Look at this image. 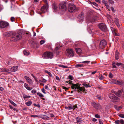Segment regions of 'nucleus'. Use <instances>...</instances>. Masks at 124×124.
Masks as SVG:
<instances>
[{
    "instance_id": "obj_1",
    "label": "nucleus",
    "mask_w": 124,
    "mask_h": 124,
    "mask_svg": "<svg viewBox=\"0 0 124 124\" xmlns=\"http://www.w3.org/2000/svg\"><path fill=\"white\" fill-rule=\"evenodd\" d=\"M69 84H72L71 86V88L73 89H75V90L77 91L79 93L81 91H82L83 93H85V89L83 87H80V85L78 84H72V81L70 80L69 81Z\"/></svg>"
},
{
    "instance_id": "obj_2",
    "label": "nucleus",
    "mask_w": 124,
    "mask_h": 124,
    "mask_svg": "<svg viewBox=\"0 0 124 124\" xmlns=\"http://www.w3.org/2000/svg\"><path fill=\"white\" fill-rule=\"evenodd\" d=\"M21 35L18 33H13L12 34V37L11 39V41H15L19 40L21 38Z\"/></svg>"
},
{
    "instance_id": "obj_3",
    "label": "nucleus",
    "mask_w": 124,
    "mask_h": 124,
    "mask_svg": "<svg viewBox=\"0 0 124 124\" xmlns=\"http://www.w3.org/2000/svg\"><path fill=\"white\" fill-rule=\"evenodd\" d=\"M46 3L45 5H44L41 8L40 10H38V13L39 14H41V13L40 12V10L41 11L42 13H44L46 11L48 7V6L47 3V1L46 0H43Z\"/></svg>"
},
{
    "instance_id": "obj_4",
    "label": "nucleus",
    "mask_w": 124,
    "mask_h": 124,
    "mask_svg": "<svg viewBox=\"0 0 124 124\" xmlns=\"http://www.w3.org/2000/svg\"><path fill=\"white\" fill-rule=\"evenodd\" d=\"M53 54L52 53L49 52L44 53L42 55L43 58L45 59H51L53 57Z\"/></svg>"
},
{
    "instance_id": "obj_5",
    "label": "nucleus",
    "mask_w": 124,
    "mask_h": 124,
    "mask_svg": "<svg viewBox=\"0 0 124 124\" xmlns=\"http://www.w3.org/2000/svg\"><path fill=\"white\" fill-rule=\"evenodd\" d=\"M66 5V2H62L59 5V9L64 12L67 9Z\"/></svg>"
},
{
    "instance_id": "obj_6",
    "label": "nucleus",
    "mask_w": 124,
    "mask_h": 124,
    "mask_svg": "<svg viewBox=\"0 0 124 124\" xmlns=\"http://www.w3.org/2000/svg\"><path fill=\"white\" fill-rule=\"evenodd\" d=\"M68 10L70 12H72L76 10V6L73 4H69L68 7Z\"/></svg>"
},
{
    "instance_id": "obj_7",
    "label": "nucleus",
    "mask_w": 124,
    "mask_h": 124,
    "mask_svg": "<svg viewBox=\"0 0 124 124\" xmlns=\"http://www.w3.org/2000/svg\"><path fill=\"white\" fill-rule=\"evenodd\" d=\"M96 18V17L95 16L92 17L91 16H86V19L87 22L92 23L95 21Z\"/></svg>"
},
{
    "instance_id": "obj_8",
    "label": "nucleus",
    "mask_w": 124,
    "mask_h": 124,
    "mask_svg": "<svg viewBox=\"0 0 124 124\" xmlns=\"http://www.w3.org/2000/svg\"><path fill=\"white\" fill-rule=\"evenodd\" d=\"M67 55L69 57H72L74 55V53L72 49H67L66 50Z\"/></svg>"
},
{
    "instance_id": "obj_9",
    "label": "nucleus",
    "mask_w": 124,
    "mask_h": 124,
    "mask_svg": "<svg viewBox=\"0 0 124 124\" xmlns=\"http://www.w3.org/2000/svg\"><path fill=\"white\" fill-rule=\"evenodd\" d=\"M9 26V23L6 22H0V28H3Z\"/></svg>"
},
{
    "instance_id": "obj_10",
    "label": "nucleus",
    "mask_w": 124,
    "mask_h": 124,
    "mask_svg": "<svg viewBox=\"0 0 124 124\" xmlns=\"http://www.w3.org/2000/svg\"><path fill=\"white\" fill-rule=\"evenodd\" d=\"M107 45V43L106 40L104 39L102 40L101 41L100 44V47L101 48H104Z\"/></svg>"
},
{
    "instance_id": "obj_11",
    "label": "nucleus",
    "mask_w": 124,
    "mask_h": 124,
    "mask_svg": "<svg viewBox=\"0 0 124 124\" xmlns=\"http://www.w3.org/2000/svg\"><path fill=\"white\" fill-rule=\"evenodd\" d=\"M99 28L102 31H106L107 30V28L106 25L102 23H101L99 25Z\"/></svg>"
},
{
    "instance_id": "obj_12",
    "label": "nucleus",
    "mask_w": 124,
    "mask_h": 124,
    "mask_svg": "<svg viewBox=\"0 0 124 124\" xmlns=\"http://www.w3.org/2000/svg\"><path fill=\"white\" fill-rule=\"evenodd\" d=\"M113 83L118 85H121L124 86V82L122 81H118L117 80H114L113 81Z\"/></svg>"
},
{
    "instance_id": "obj_13",
    "label": "nucleus",
    "mask_w": 124,
    "mask_h": 124,
    "mask_svg": "<svg viewBox=\"0 0 124 124\" xmlns=\"http://www.w3.org/2000/svg\"><path fill=\"white\" fill-rule=\"evenodd\" d=\"M93 106L97 110H100L101 108V105L97 103H94L93 104Z\"/></svg>"
},
{
    "instance_id": "obj_14",
    "label": "nucleus",
    "mask_w": 124,
    "mask_h": 124,
    "mask_svg": "<svg viewBox=\"0 0 124 124\" xmlns=\"http://www.w3.org/2000/svg\"><path fill=\"white\" fill-rule=\"evenodd\" d=\"M111 29L114 35L115 36H119L120 34L118 33V31L117 30L115 29L113 27L111 28Z\"/></svg>"
},
{
    "instance_id": "obj_15",
    "label": "nucleus",
    "mask_w": 124,
    "mask_h": 124,
    "mask_svg": "<svg viewBox=\"0 0 124 124\" xmlns=\"http://www.w3.org/2000/svg\"><path fill=\"white\" fill-rule=\"evenodd\" d=\"M84 15L83 14L79 15L78 17V21L81 22H82L84 19Z\"/></svg>"
},
{
    "instance_id": "obj_16",
    "label": "nucleus",
    "mask_w": 124,
    "mask_h": 124,
    "mask_svg": "<svg viewBox=\"0 0 124 124\" xmlns=\"http://www.w3.org/2000/svg\"><path fill=\"white\" fill-rule=\"evenodd\" d=\"M109 96L110 99H112L113 100H114L115 99H116L117 100L118 99V98L116 97L112 93L109 94Z\"/></svg>"
},
{
    "instance_id": "obj_17",
    "label": "nucleus",
    "mask_w": 124,
    "mask_h": 124,
    "mask_svg": "<svg viewBox=\"0 0 124 124\" xmlns=\"http://www.w3.org/2000/svg\"><path fill=\"white\" fill-rule=\"evenodd\" d=\"M26 80L28 81V83L30 85L32 84V80L29 77L27 76H25L24 77Z\"/></svg>"
},
{
    "instance_id": "obj_18",
    "label": "nucleus",
    "mask_w": 124,
    "mask_h": 124,
    "mask_svg": "<svg viewBox=\"0 0 124 124\" xmlns=\"http://www.w3.org/2000/svg\"><path fill=\"white\" fill-rule=\"evenodd\" d=\"M18 69V67L16 66H14L12 67L10 69L11 71L15 72L17 71Z\"/></svg>"
},
{
    "instance_id": "obj_19",
    "label": "nucleus",
    "mask_w": 124,
    "mask_h": 124,
    "mask_svg": "<svg viewBox=\"0 0 124 124\" xmlns=\"http://www.w3.org/2000/svg\"><path fill=\"white\" fill-rule=\"evenodd\" d=\"M40 117L44 120H49V118L48 117L45 115H41L40 116Z\"/></svg>"
},
{
    "instance_id": "obj_20",
    "label": "nucleus",
    "mask_w": 124,
    "mask_h": 124,
    "mask_svg": "<svg viewBox=\"0 0 124 124\" xmlns=\"http://www.w3.org/2000/svg\"><path fill=\"white\" fill-rule=\"evenodd\" d=\"M59 46H56V47L55 49L54 52L56 53V55H57L59 54Z\"/></svg>"
},
{
    "instance_id": "obj_21",
    "label": "nucleus",
    "mask_w": 124,
    "mask_h": 124,
    "mask_svg": "<svg viewBox=\"0 0 124 124\" xmlns=\"http://www.w3.org/2000/svg\"><path fill=\"white\" fill-rule=\"evenodd\" d=\"M77 53L78 54H80L82 53V50L80 48H76L75 49Z\"/></svg>"
},
{
    "instance_id": "obj_22",
    "label": "nucleus",
    "mask_w": 124,
    "mask_h": 124,
    "mask_svg": "<svg viewBox=\"0 0 124 124\" xmlns=\"http://www.w3.org/2000/svg\"><path fill=\"white\" fill-rule=\"evenodd\" d=\"M37 95L39 96V97L40 98H42V99L43 100H45V99L44 98H42L44 97V95L41 93L39 92H38L37 93Z\"/></svg>"
},
{
    "instance_id": "obj_23",
    "label": "nucleus",
    "mask_w": 124,
    "mask_h": 124,
    "mask_svg": "<svg viewBox=\"0 0 124 124\" xmlns=\"http://www.w3.org/2000/svg\"><path fill=\"white\" fill-rule=\"evenodd\" d=\"M118 22V19L117 18H116L115 19V24L118 27H119V25Z\"/></svg>"
},
{
    "instance_id": "obj_24",
    "label": "nucleus",
    "mask_w": 124,
    "mask_h": 124,
    "mask_svg": "<svg viewBox=\"0 0 124 124\" xmlns=\"http://www.w3.org/2000/svg\"><path fill=\"white\" fill-rule=\"evenodd\" d=\"M114 107L116 109L117 111H119L122 108V107L120 106L115 105Z\"/></svg>"
},
{
    "instance_id": "obj_25",
    "label": "nucleus",
    "mask_w": 124,
    "mask_h": 124,
    "mask_svg": "<svg viewBox=\"0 0 124 124\" xmlns=\"http://www.w3.org/2000/svg\"><path fill=\"white\" fill-rule=\"evenodd\" d=\"M115 58L116 60H117L119 58V54L117 51H116L115 53Z\"/></svg>"
},
{
    "instance_id": "obj_26",
    "label": "nucleus",
    "mask_w": 124,
    "mask_h": 124,
    "mask_svg": "<svg viewBox=\"0 0 124 124\" xmlns=\"http://www.w3.org/2000/svg\"><path fill=\"white\" fill-rule=\"evenodd\" d=\"M32 103V102L31 101H29L25 103V104L27 106H29L31 105Z\"/></svg>"
},
{
    "instance_id": "obj_27",
    "label": "nucleus",
    "mask_w": 124,
    "mask_h": 124,
    "mask_svg": "<svg viewBox=\"0 0 124 124\" xmlns=\"http://www.w3.org/2000/svg\"><path fill=\"white\" fill-rule=\"evenodd\" d=\"M12 34L11 32H7L4 33V35L7 36V37H9L12 35Z\"/></svg>"
},
{
    "instance_id": "obj_28",
    "label": "nucleus",
    "mask_w": 124,
    "mask_h": 124,
    "mask_svg": "<svg viewBox=\"0 0 124 124\" xmlns=\"http://www.w3.org/2000/svg\"><path fill=\"white\" fill-rule=\"evenodd\" d=\"M76 119L77 122L79 123H80L82 121L81 119L80 118L77 117H76Z\"/></svg>"
},
{
    "instance_id": "obj_29",
    "label": "nucleus",
    "mask_w": 124,
    "mask_h": 124,
    "mask_svg": "<svg viewBox=\"0 0 124 124\" xmlns=\"http://www.w3.org/2000/svg\"><path fill=\"white\" fill-rule=\"evenodd\" d=\"M24 54L25 55H28L30 53L28 51L26 50H24L23 51Z\"/></svg>"
},
{
    "instance_id": "obj_30",
    "label": "nucleus",
    "mask_w": 124,
    "mask_h": 124,
    "mask_svg": "<svg viewBox=\"0 0 124 124\" xmlns=\"http://www.w3.org/2000/svg\"><path fill=\"white\" fill-rule=\"evenodd\" d=\"M121 91L119 90L118 91V92H116L115 94H116L117 96L120 97L121 96Z\"/></svg>"
},
{
    "instance_id": "obj_31",
    "label": "nucleus",
    "mask_w": 124,
    "mask_h": 124,
    "mask_svg": "<svg viewBox=\"0 0 124 124\" xmlns=\"http://www.w3.org/2000/svg\"><path fill=\"white\" fill-rule=\"evenodd\" d=\"M2 72H9V70L7 69L4 68L2 70Z\"/></svg>"
},
{
    "instance_id": "obj_32",
    "label": "nucleus",
    "mask_w": 124,
    "mask_h": 124,
    "mask_svg": "<svg viewBox=\"0 0 124 124\" xmlns=\"http://www.w3.org/2000/svg\"><path fill=\"white\" fill-rule=\"evenodd\" d=\"M83 85L85 87L88 88V87H91V86L89 85V84L88 85L85 83H84L83 84Z\"/></svg>"
},
{
    "instance_id": "obj_33",
    "label": "nucleus",
    "mask_w": 124,
    "mask_h": 124,
    "mask_svg": "<svg viewBox=\"0 0 124 124\" xmlns=\"http://www.w3.org/2000/svg\"><path fill=\"white\" fill-rule=\"evenodd\" d=\"M73 110H76L77 111V109L78 108V107L77 106V105L75 104L74 105H73Z\"/></svg>"
},
{
    "instance_id": "obj_34",
    "label": "nucleus",
    "mask_w": 124,
    "mask_h": 124,
    "mask_svg": "<svg viewBox=\"0 0 124 124\" xmlns=\"http://www.w3.org/2000/svg\"><path fill=\"white\" fill-rule=\"evenodd\" d=\"M53 8L54 9H56L57 8V6L56 4H53Z\"/></svg>"
},
{
    "instance_id": "obj_35",
    "label": "nucleus",
    "mask_w": 124,
    "mask_h": 124,
    "mask_svg": "<svg viewBox=\"0 0 124 124\" xmlns=\"http://www.w3.org/2000/svg\"><path fill=\"white\" fill-rule=\"evenodd\" d=\"M115 63L114 62H112V68H117V67L115 65Z\"/></svg>"
},
{
    "instance_id": "obj_36",
    "label": "nucleus",
    "mask_w": 124,
    "mask_h": 124,
    "mask_svg": "<svg viewBox=\"0 0 124 124\" xmlns=\"http://www.w3.org/2000/svg\"><path fill=\"white\" fill-rule=\"evenodd\" d=\"M50 86L49 84H48L47 85H46L45 86V88L48 90H49L50 89L49 88L48 86Z\"/></svg>"
},
{
    "instance_id": "obj_37",
    "label": "nucleus",
    "mask_w": 124,
    "mask_h": 124,
    "mask_svg": "<svg viewBox=\"0 0 124 124\" xmlns=\"http://www.w3.org/2000/svg\"><path fill=\"white\" fill-rule=\"evenodd\" d=\"M83 64H76L75 65V67L76 68H78L79 67H83Z\"/></svg>"
},
{
    "instance_id": "obj_38",
    "label": "nucleus",
    "mask_w": 124,
    "mask_h": 124,
    "mask_svg": "<svg viewBox=\"0 0 124 124\" xmlns=\"http://www.w3.org/2000/svg\"><path fill=\"white\" fill-rule=\"evenodd\" d=\"M31 96H29L27 95H24L23 96V98L24 100H25L26 99L30 98Z\"/></svg>"
},
{
    "instance_id": "obj_39",
    "label": "nucleus",
    "mask_w": 124,
    "mask_h": 124,
    "mask_svg": "<svg viewBox=\"0 0 124 124\" xmlns=\"http://www.w3.org/2000/svg\"><path fill=\"white\" fill-rule=\"evenodd\" d=\"M108 2L109 4H110L111 5H113L114 4V2L111 0H109Z\"/></svg>"
},
{
    "instance_id": "obj_40",
    "label": "nucleus",
    "mask_w": 124,
    "mask_h": 124,
    "mask_svg": "<svg viewBox=\"0 0 124 124\" xmlns=\"http://www.w3.org/2000/svg\"><path fill=\"white\" fill-rule=\"evenodd\" d=\"M105 4L106 6V7L108 9V10L109 11L110 10L109 9V5H108V3H107L105 2L104 3Z\"/></svg>"
},
{
    "instance_id": "obj_41",
    "label": "nucleus",
    "mask_w": 124,
    "mask_h": 124,
    "mask_svg": "<svg viewBox=\"0 0 124 124\" xmlns=\"http://www.w3.org/2000/svg\"><path fill=\"white\" fill-rule=\"evenodd\" d=\"M69 110L72 109H73V105H70L68 106Z\"/></svg>"
},
{
    "instance_id": "obj_42",
    "label": "nucleus",
    "mask_w": 124,
    "mask_h": 124,
    "mask_svg": "<svg viewBox=\"0 0 124 124\" xmlns=\"http://www.w3.org/2000/svg\"><path fill=\"white\" fill-rule=\"evenodd\" d=\"M10 102L13 105H14V106H15V107H16L17 106V104H16L13 101H10Z\"/></svg>"
},
{
    "instance_id": "obj_43",
    "label": "nucleus",
    "mask_w": 124,
    "mask_h": 124,
    "mask_svg": "<svg viewBox=\"0 0 124 124\" xmlns=\"http://www.w3.org/2000/svg\"><path fill=\"white\" fill-rule=\"evenodd\" d=\"M108 76L110 78H112L113 77V75L112 73H110L109 74Z\"/></svg>"
},
{
    "instance_id": "obj_44",
    "label": "nucleus",
    "mask_w": 124,
    "mask_h": 124,
    "mask_svg": "<svg viewBox=\"0 0 124 124\" xmlns=\"http://www.w3.org/2000/svg\"><path fill=\"white\" fill-rule=\"evenodd\" d=\"M90 62V61H86L82 62V63L86 64L89 63Z\"/></svg>"
},
{
    "instance_id": "obj_45",
    "label": "nucleus",
    "mask_w": 124,
    "mask_h": 124,
    "mask_svg": "<svg viewBox=\"0 0 124 124\" xmlns=\"http://www.w3.org/2000/svg\"><path fill=\"white\" fill-rule=\"evenodd\" d=\"M99 79L100 80H102L104 78V77L102 75L100 76L99 77Z\"/></svg>"
},
{
    "instance_id": "obj_46",
    "label": "nucleus",
    "mask_w": 124,
    "mask_h": 124,
    "mask_svg": "<svg viewBox=\"0 0 124 124\" xmlns=\"http://www.w3.org/2000/svg\"><path fill=\"white\" fill-rule=\"evenodd\" d=\"M115 64L117 66H119L120 65H121L122 66L123 65V64L120 63H118V62H116L115 63Z\"/></svg>"
},
{
    "instance_id": "obj_47",
    "label": "nucleus",
    "mask_w": 124,
    "mask_h": 124,
    "mask_svg": "<svg viewBox=\"0 0 124 124\" xmlns=\"http://www.w3.org/2000/svg\"><path fill=\"white\" fill-rule=\"evenodd\" d=\"M41 91L42 92L46 94V93L45 92V90L44 88H43L41 89Z\"/></svg>"
},
{
    "instance_id": "obj_48",
    "label": "nucleus",
    "mask_w": 124,
    "mask_h": 124,
    "mask_svg": "<svg viewBox=\"0 0 124 124\" xmlns=\"http://www.w3.org/2000/svg\"><path fill=\"white\" fill-rule=\"evenodd\" d=\"M31 117H33L34 118L36 117H39L38 116L36 115H31Z\"/></svg>"
},
{
    "instance_id": "obj_49",
    "label": "nucleus",
    "mask_w": 124,
    "mask_h": 124,
    "mask_svg": "<svg viewBox=\"0 0 124 124\" xmlns=\"http://www.w3.org/2000/svg\"><path fill=\"white\" fill-rule=\"evenodd\" d=\"M15 19V18L14 17H12L11 18L10 20L11 22H13L14 21Z\"/></svg>"
},
{
    "instance_id": "obj_50",
    "label": "nucleus",
    "mask_w": 124,
    "mask_h": 124,
    "mask_svg": "<svg viewBox=\"0 0 124 124\" xmlns=\"http://www.w3.org/2000/svg\"><path fill=\"white\" fill-rule=\"evenodd\" d=\"M95 117L97 118H99L100 117V116L98 114H96L95 115Z\"/></svg>"
},
{
    "instance_id": "obj_51",
    "label": "nucleus",
    "mask_w": 124,
    "mask_h": 124,
    "mask_svg": "<svg viewBox=\"0 0 124 124\" xmlns=\"http://www.w3.org/2000/svg\"><path fill=\"white\" fill-rule=\"evenodd\" d=\"M33 105L34 106H37L38 108H40V105L39 104L37 105L35 103H34Z\"/></svg>"
},
{
    "instance_id": "obj_52",
    "label": "nucleus",
    "mask_w": 124,
    "mask_h": 124,
    "mask_svg": "<svg viewBox=\"0 0 124 124\" xmlns=\"http://www.w3.org/2000/svg\"><path fill=\"white\" fill-rule=\"evenodd\" d=\"M118 116H119L123 118H124V114H119L118 115Z\"/></svg>"
},
{
    "instance_id": "obj_53",
    "label": "nucleus",
    "mask_w": 124,
    "mask_h": 124,
    "mask_svg": "<svg viewBox=\"0 0 124 124\" xmlns=\"http://www.w3.org/2000/svg\"><path fill=\"white\" fill-rule=\"evenodd\" d=\"M42 82L43 83H46L47 82V80L44 78H43L42 79Z\"/></svg>"
},
{
    "instance_id": "obj_54",
    "label": "nucleus",
    "mask_w": 124,
    "mask_h": 124,
    "mask_svg": "<svg viewBox=\"0 0 124 124\" xmlns=\"http://www.w3.org/2000/svg\"><path fill=\"white\" fill-rule=\"evenodd\" d=\"M27 90H31L32 89V87H29V86H28L27 88H26Z\"/></svg>"
},
{
    "instance_id": "obj_55",
    "label": "nucleus",
    "mask_w": 124,
    "mask_h": 124,
    "mask_svg": "<svg viewBox=\"0 0 124 124\" xmlns=\"http://www.w3.org/2000/svg\"><path fill=\"white\" fill-rule=\"evenodd\" d=\"M6 63L8 65H11V63L9 61H7L6 62Z\"/></svg>"
},
{
    "instance_id": "obj_56",
    "label": "nucleus",
    "mask_w": 124,
    "mask_h": 124,
    "mask_svg": "<svg viewBox=\"0 0 124 124\" xmlns=\"http://www.w3.org/2000/svg\"><path fill=\"white\" fill-rule=\"evenodd\" d=\"M44 42L45 41L44 40H41V41H40V44L42 45L44 43Z\"/></svg>"
},
{
    "instance_id": "obj_57",
    "label": "nucleus",
    "mask_w": 124,
    "mask_h": 124,
    "mask_svg": "<svg viewBox=\"0 0 124 124\" xmlns=\"http://www.w3.org/2000/svg\"><path fill=\"white\" fill-rule=\"evenodd\" d=\"M120 123V120H117L115 121V123L116 124H119Z\"/></svg>"
},
{
    "instance_id": "obj_58",
    "label": "nucleus",
    "mask_w": 124,
    "mask_h": 124,
    "mask_svg": "<svg viewBox=\"0 0 124 124\" xmlns=\"http://www.w3.org/2000/svg\"><path fill=\"white\" fill-rule=\"evenodd\" d=\"M92 4L95 6H96L97 7L98 6V5L95 2H93Z\"/></svg>"
},
{
    "instance_id": "obj_59",
    "label": "nucleus",
    "mask_w": 124,
    "mask_h": 124,
    "mask_svg": "<svg viewBox=\"0 0 124 124\" xmlns=\"http://www.w3.org/2000/svg\"><path fill=\"white\" fill-rule=\"evenodd\" d=\"M60 66L61 67H62V68H68V67L66 66H64L63 65H60Z\"/></svg>"
},
{
    "instance_id": "obj_60",
    "label": "nucleus",
    "mask_w": 124,
    "mask_h": 124,
    "mask_svg": "<svg viewBox=\"0 0 124 124\" xmlns=\"http://www.w3.org/2000/svg\"><path fill=\"white\" fill-rule=\"evenodd\" d=\"M120 123L121 124H124V121L123 120H120Z\"/></svg>"
},
{
    "instance_id": "obj_61",
    "label": "nucleus",
    "mask_w": 124,
    "mask_h": 124,
    "mask_svg": "<svg viewBox=\"0 0 124 124\" xmlns=\"http://www.w3.org/2000/svg\"><path fill=\"white\" fill-rule=\"evenodd\" d=\"M97 97L98 98L99 100H101L102 98V97L99 95Z\"/></svg>"
},
{
    "instance_id": "obj_62",
    "label": "nucleus",
    "mask_w": 124,
    "mask_h": 124,
    "mask_svg": "<svg viewBox=\"0 0 124 124\" xmlns=\"http://www.w3.org/2000/svg\"><path fill=\"white\" fill-rule=\"evenodd\" d=\"M31 93H36V91L35 90H32L31 91Z\"/></svg>"
},
{
    "instance_id": "obj_63",
    "label": "nucleus",
    "mask_w": 124,
    "mask_h": 124,
    "mask_svg": "<svg viewBox=\"0 0 124 124\" xmlns=\"http://www.w3.org/2000/svg\"><path fill=\"white\" fill-rule=\"evenodd\" d=\"M69 79L71 80L73 79V77L70 75L69 76Z\"/></svg>"
},
{
    "instance_id": "obj_64",
    "label": "nucleus",
    "mask_w": 124,
    "mask_h": 124,
    "mask_svg": "<svg viewBox=\"0 0 124 124\" xmlns=\"http://www.w3.org/2000/svg\"><path fill=\"white\" fill-rule=\"evenodd\" d=\"M24 86L26 88L29 86L26 83H25L24 84Z\"/></svg>"
}]
</instances>
